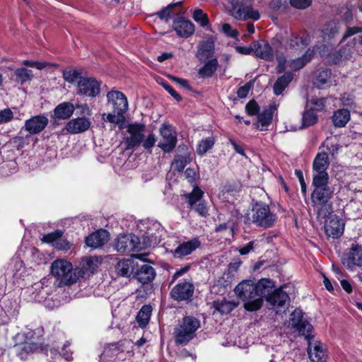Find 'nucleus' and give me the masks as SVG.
Returning a JSON list of instances; mask_svg holds the SVG:
<instances>
[{"instance_id":"62","label":"nucleus","mask_w":362,"mask_h":362,"mask_svg":"<svg viewBox=\"0 0 362 362\" xmlns=\"http://www.w3.org/2000/svg\"><path fill=\"white\" fill-rule=\"evenodd\" d=\"M253 87V81H250L248 83H247L245 85L240 87L237 91V95L239 98H245L248 93L250 89Z\"/></svg>"},{"instance_id":"32","label":"nucleus","mask_w":362,"mask_h":362,"mask_svg":"<svg viewBox=\"0 0 362 362\" xmlns=\"http://www.w3.org/2000/svg\"><path fill=\"white\" fill-rule=\"evenodd\" d=\"M274 109L269 107L265 109L258 115L257 122L255 124L256 127L261 131L267 129V127L272 123Z\"/></svg>"},{"instance_id":"4","label":"nucleus","mask_w":362,"mask_h":362,"mask_svg":"<svg viewBox=\"0 0 362 362\" xmlns=\"http://www.w3.org/2000/svg\"><path fill=\"white\" fill-rule=\"evenodd\" d=\"M200 327V321L193 316H187L177 324L174 330L175 341L177 344L186 345L196 335Z\"/></svg>"},{"instance_id":"48","label":"nucleus","mask_w":362,"mask_h":362,"mask_svg":"<svg viewBox=\"0 0 362 362\" xmlns=\"http://www.w3.org/2000/svg\"><path fill=\"white\" fill-rule=\"evenodd\" d=\"M340 30V24L337 22H329L326 25V27L323 29L322 32L325 36L328 37H334L338 34Z\"/></svg>"},{"instance_id":"46","label":"nucleus","mask_w":362,"mask_h":362,"mask_svg":"<svg viewBox=\"0 0 362 362\" xmlns=\"http://www.w3.org/2000/svg\"><path fill=\"white\" fill-rule=\"evenodd\" d=\"M204 192L199 187H194L192 192L186 195L187 203L190 206V208L202 201Z\"/></svg>"},{"instance_id":"16","label":"nucleus","mask_w":362,"mask_h":362,"mask_svg":"<svg viewBox=\"0 0 362 362\" xmlns=\"http://www.w3.org/2000/svg\"><path fill=\"white\" fill-rule=\"evenodd\" d=\"M344 230V223L336 215L328 217L325 223V230L327 236L338 238Z\"/></svg>"},{"instance_id":"44","label":"nucleus","mask_w":362,"mask_h":362,"mask_svg":"<svg viewBox=\"0 0 362 362\" xmlns=\"http://www.w3.org/2000/svg\"><path fill=\"white\" fill-rule=\"evenodd\" d=\"M236 306V303L226 300H217L214 303V308L222 315L230 313Z\"/></svg>"},{"instance_id":"23","label":"nucleus","mask_w":362,"mask_h":362,"mask_svg":"<svg viewBox=\"0 0 362 362\" xmlns=\"http://www.w3.org/2000/svg\"><path fill=\"white\" fill-rule=\"evenodd\" d=\"M264 298L273 308H285L289 301V297L282 288L276 289Z\"/></svg>"},{"instance_id":"25","label":"nucleus","mask_w":362,"mask_h":362,"mask_svg":"<svg viewBox=\"0 0 362 362\" xmlns=\"http://www.w3.org/2000/svg\"><path fill=\"white\" fill-rule=\"evenodd\" d=\"M109 239V233L106 230H99L89 235L86 238V243L88 247L97 248L105 245Z\"/></svg>"},{"instance_id":"22","label":"nucleus","mask_w":362,"mask_h":362,"mask_svg":"<svg viewBox=\"0 0 362 362\" xmlns=\"http://www.w3.org/2000/svg\"><path fill=\"white\" fill-rule=\"evenodd\" d=\"M91 125V122L85 117L72 119L69 121L65 129L70 134H76L87 131Z\"/></svg>"},{"instance_id":"53","label":"nucleus","mask_w":362,"mask_h":362,"mask_svg":"<svg viewBox=\"0 0 362 362\" xmlns=\"http://www.w3.org/2000/svg\"><path fill=\"white\" fill-rule=\"evenodd\" d=\"M30 141V136L27 135L25 136H17L13 138L12 143L13 146L16 147L18 150H21L26 145H28Z\"/></svg>"},{"instance_id":"52","label":"nucleus","mask_w":362,"mask_h":362,"mask_svg":"<svg viewBox=\"0 0 362 362\" xmlns=\"http://www.w3.org/2000/svg\"><path fill=\"white\" fill-rule=\"evenodd\" d=\"M269 6L277 12H284L288 8V0H272Z\"/></svg>"},{"instance_id":"51","label":"nucleus","mask_w":362,"mask_h":362,"mask_svg":"<svg viewBox=\"0 0 362 362\" xmlns=\"http://www.w3.org/2000/svg\"><path fill=\"white\" fill-rule=\"evenodd\" d=\"M63 233L60 230L45 235L41 240L44 243H51L52 245L55 244L59 238H62Z\"/></svg>"},{"instance_id":"3","label":"nucleus","mask_w":362,"mask_h":362,"mask_svg":"<svg viewBox=\"0 0 362 362\" xmlns=\"http://www.w3.org/2000/svg\"><path fill=\"white\" fill-rule=\"evenodd\" d=\"M145 125L140 123H132L127 126L128 136L124 139L126 149L130 150L138 147L141 144L148 150L151 149L156 141V137L154 134H150L146 139H144V132L145 131Z\"/></svg>"},{"instance_id":"63","label":"nucleus","mask_w":362,"mask_h":362,"mask_svg":"<svg viewBox=\"0 0 362 362\" xmlns=\"http://www.w3.org/2000/svg\"><path fill=\"white\" fill-rule=\"evenodd\" d=\"M192 209L197 212L201 216L206 217L209 215L208 209L204 200L194 205Z\"/></svg>"},{"instance_id":"43","label":"nucleus","mask_w":362,"mask_h":362,"mask_svg":"<svg viewBox=\"0 0 362 362\" xmlns=\"http://www.w3.org/2000/svg\"><path fill=\"white\" fill-rule=\"evenodd\" d=\"M215 144V139L214 136H209L202 139L197 146V153L199 156L204 155L209 150L212 148Z\"/></svg>"},{"instance_id":"13","label":"nucleus","mask_w":362,"mask_h":362,"mask_svg":"<svg viewBox=\"0 0 362 362\" xmlns=\"http://www.w3.org/2000/svg\"><path fill=\"white\" fill-rule=\"evenodd\" d=\"M342 264L349 269L362 267V245L352 244L349 252L342 258Z\"/></svg>"},{"instance_id":"26","label":"nucleus","mask_w":362,"mask_h":362,"mask_svg":"<svg viewBox=\"0 0 362 362\" xmlns=\"http://www.w3.org/2000/svg\"><path fill=\"white\" fill-rule=\"evenodd\" d=\"M215 49V43L211 38L202 41L197 47V57L199 60H206L211 58Z\"/></svg>"},{"instance_id":"27","label":"nucleus","mask_w":362,"mask_h":362,"mask_svg":"<svg viewBox=\"0 0 362 362\" xmlns=\"http://www.w3.org/2000/svg\"><path fill=\"white\" fill-rule=\"evenodd\" d=\"M314 84L317 88H324L333 85L331 70L328 69H318L315 74Z\"/></svg>"},{"instance_id":"38","label":"nucleus","mask_w":362,"mask_h":362,"mask_svg":"<svg viewBox=\"0 0 362 362\" xmlns=\"http://www.w3.org/2000/svg\"><path fill=\"white\" fill-rule=\"evenodd\" d=\"M13 76L15 81L22 85L31 81L33 78V74L31 70L21 67L14 71Z\"/></svg>"},{"instance_id":"20","label":"nucleus","mask_w":362,"mask_h":362,"mask_svg":"<svg viewBox=\"0 0 362 362\" xmlns=\"http://www.w3.org/2000/svg\"><path fill=\"white\" fill-rule=\"evenodd\" d=\"M194 293V286L189 281L177 284L171 291L170 295L175 300H182L189 298Z\"/></svg>"},{"instance_id":"33","label":"nucleus","mask_w":362,"mask_h":362,"mask_svg":"<svg viewBox=\"0 0 362 362\" xmlns=\"http://www.w3.org/2000/svg\"><path fill=\"white\" fill-rule=\"evenodd\" d=\"M74 110L75 107L72 103L64 102L58 105L55 107L54 113L57 118L60 119H66L73 115Z\"/></svg>"},{"instance_id":"41","label":"nucleus","mask_w":362,"mask_h":362,"mask_svg":"<svg viewBox=\"0 0 362 362\" xmlns=\"http://www.w3.org/2000/svg\"><path fill=\"white\" fill-rule=\"evenodd\" d=\"M179 6H180V2L170 4L162 11L158 12L157 15L161 20H165L166 22H168L170 18L175 19L178 16L179 11H173V8Z\"/></svg>"},{"instance_id":"36","label":"nucleus","mask_w":362,"mask_h":362,"mask_svg":"<svg viewBox=\"0 0 362 362\" xmlns=\"http://www.w3.org/2000/svg\"><path fill=\"white\" fill-rule=\"evenodd\" d=\"M133 269L134 262L130 259L119 261L115 267L117 274L123 277H129Z\"/></svg>"},{"instance_id":"5","label":"nucleus","mask_w":362,"mask_h":362,"mask_svg":"<svg viewBox=\"0 0 362 362\" xmlns=\"http://www.w3.org/2000/svg\"><path fill=\"white\" fill-rule=\"evenodd\" d=\"M248 219L257 226L269 228L274 226L277 216L272 212L269 205L263 202L255 203L252 208Z\"/></svg>"},{"instance_id":"54","label":"nucleus","mask_w":362,"mask_h":362,"mask_svg":"<svg viewBox=\"0 0 362 362\" xmlns=\"http://www.w3.org/2000/svg\"><path fill=\"white\" fill-rule=\"evenodd\" d=\"M352 10V6H345L339 10V15L346 23H350L353 20Z\"/></svg>"},{"instance_id":"8","label":"nucleus","mask_w":362,"mask_h":362,"mask_svg":"<svg viewBox=\"0 0 362 362\" xmlns=\"http://www.w3.org/2000/svg\"><path fill=\"white\" fill-rule=\"evenodd\" d=\"M51 273L58 280L65 285H69V279H71L72 264L64 259H59L51 264Z\"/></svg>"},{"instance_id":"47","label":"nucleus","mask_w":362,"mask_h":362,"mask_svg":"<svg viewBox=\"0 0 362 362\" xmlns=\"http://www.w3.org/2000/svg\"><path fill=\"white\" fill-rule=\"evenodd\" d=\"M120 352H122V349L117 343L111 344L105 348L103 354H101V357H103L104 358H112L117 356Z\"/></svg>"},{"instance_id":"31","label":"nucleus","mask_w":362,"mask_h":362,"mask_svg":"<svg viewBox=\"0 0 362 362\" xmlns=\"http://www.w3.org/2000/svg\"><path fill=\"white\" fill-rule=\"evenodd\" d=\"M310 42V37L308 34L303 33L300 35L292 34L287 42V45L291 49H303Z\"/></svg>"},{"instance_id":"7","label":"nucleus","mask_w":362,"mask_h":362,"mask_svg":"<svg viewBox=\"0 0 362 362\" xmlns=\"http://www.w3.org/2000/svg\"><path fill=\"white\" fill-rule=\"evenodd\" d=\"M303 315L304 313L300 309H296L291 314L290 323L291 327L300 335L304 336L306 339H309L313 330V326L303 317Z\"/></svg>"},{"instance_id":"39","label":"nucleus","mask_w":362,"mask_h":362,"mask_svg":"<svg viewBox=\"0 0 362 362\" xmlns=\"http://www.w3.org/2000/svg\"><path fill=\"white\" fill-rule=\"evenodd\" d=\"M218 66V62L216 58L209 59L202 68L199 70V74L202 78L211 77L216 72Z\"/></svg>"},{"instance_id":"15","label":"nucleus","mask_w":362,"mask_h":362,"mask_svg":"<svg viewBox=\"0 0 362 362\" xmlns=\"http://www.w3.org/2000/svg\"><path fill=\"white\" fill-rule=\"evenodd\" d=\"M329 165L328 154L325 152L317 153L313 164V170L317 173L313 175V179L326 177V180H329V175L327 172Z\"/></svg>"},{"instance_id":"56","label":"nucleus","mask_w":362,"mask_h":362,"mask_svg":"<svg viewBox=\"0 0 362 362\" xmlns=\"http://www.w3.org/2000/svg\"><path fill=\"white\" fill-rule=\"evenodd\" d=\"M86 272L85 268H72L70 274L71 275V279H69V285L76 282L80 278H83Z\"/></svg>"},{"instance_id":"12","label":"nucleus","mask_w":362,"mask_h":362,"mask_svg":"<svg viewBox=\"0 0 362 362\" xmlns=\"http://www.w3.org/2000/svg\"><path fill=\"white\" fill-rule=\"evenodd\" d=\"M117 252L122 253L139 251L140 249L139 239L134 235H123L117 237L115 245Z\"/></svg>"},{"instance_id":"57","label":"nucleus","mask_w":362,"mask_h":362,"mask_svg":"<svg viewBox=\"0 0 362 362\" xmlns=\"http://www.w3.org/2000/svg\"><path fill=\"white\" fill-rule=\"evenodd\" d=\"M64 78L69 83H76L79 78L82 77L78 71L76 70L68 71L64 72Z\"/></svg>"},{"instance_id":"55","label":"nucleus","mask_w":362,"mask_h":362,"mask_svg":"<svg viewBox=\"0 0 362 362\" xmlns=\"http://www.w3.org/2000/svg\"><path fill=\"white\" fill-rule=\"evenodd\" d=\"M325 106V98H313L310 100V110L316 112H320L324 110Z\"/></svg>"},{"instance_id":"58","label":"nucleus","mask_w":362,"mask_h":362,"mask_svg":"<svg viewBox=\"0 0 362 362\" xmlns=\"http://www.w3.org/2000/svg\"><path fill=\"white\" fill-rule=\"evenodd\" d=\"M245 110L250 116L256 115L259 111V106L255 100H251L245 105Z\"/></svg>"},{"instance_id":"37","label":"nucleus","mask_w":362,"mask_h":362,"mask_svg":"<svg viewBox=\"0 0 362 362\" xmlns=\"http://www.w3.org/2000/svg\"><path fill=\"white\" fill-rule=\"evenodd\" d=\"M350 119V112L347 109H340L334 112L332 122L335 127H343Z\"/></svg>"},{"instance_id":"9","label":"nucleus","mask_w":362,"mask_h":362,"mask_svg":"<svg viewBox=\"0 0 362 362\" xmlns=\"http://www.w3.org/2000/svg\"><path fill=\"white\" fill-rule=\"evenodd\" d=\"M327 52L328 49L326 45H315L313 50L308 49L302 57L288 62V66L293 71H298L311 61L315 52H318L321 56H325Z\"/></svg>"},{"instance_id":"10","label":"nucleus","mask_w":362,"mask_h":362,"mask_svg":"<svg viewBox=\"0 0 362 362\" xmlns=\"http://www.w3.org/2000/svg\"><path fill=\"white\" fill-rule=\"evenodd\" d=\"M160 134L161 136L158 147L165 152L172 151L177 144V136L172 126L169 124H162L160 127Z\"/></svg>"},{"instance_id":"59","label":"nucleus","mask_w":362,"mask_h":362,"mask_svg":"<svg viewBox=\"0 0 362 362\" xmlns=\"http://www.w3.org/2000/svg\"><path fill=\"white\" fill-rule=\"evenodd\" d=\"M291 6L297 9H305L312 4V0H289Z\"/></svg>"},{"instance_id":"24","label":"nucleus","mask_w":362,"mask_h":362,"mask_svg":"<svg viewBox=\"0 0 362 362\" xmlns=\"http://www.w3.org/2000/svg\"><path fill=\"white\" fill-rule=\"evenodd\" d=\"M252 49L257 57L266 61H272L274 59L273 49L269 42L260 40L253 44Z\"/></svg>"},{"instance_id":"28","label":"nucleus","mask_w":362,"mask_h":362,"mask_svg":"<svg viewBox=\"0 0 362 362\" xmlns=\"http://www.w3.org/2000/svg\"><path fill=\"white\" fill-rule=\"evenodd\" d=\"M354 45L355 42H349L345 47L334 52L332 56L333 62L339 64L344 61L351 59L354 53Z\"/></svg>"},{"instance_id":"60","label":"nucleus","mask_w":362,"mask_h":362,"mask_svg":"<svg viewBox=\"0 0 362 362\" xmlns=\"http://www.w3.org/2000/svg\"><path fill=\"white\" fill-rule=\"evenodd\" d=\"M13 118V113L9 108L0 111V124L7 123Z\"/></svg>"},{"instance_id":"6","label":"nucleus","mask_w":362,"mask_h":362,"mask_svg":"<svg viewBox=\"0 0 362 362\" xmlns=\"http://www.w3.org/2000/svg\"><path fill=\"white\" fill-rule=\"evenodd\" d=\"M231 6L230 14L235 19L257 21L260 17L259 12L252 8L247 0H231Z\"/></svg>"},{"instance_id":"18","label":"nucleus","mask_w":362,"mask_h":362,"mask_svg":"<svg viewBox=\"0 0 362 362\" xmlns=\"http://www.w3.org/2000/svg\"><path fill=\"white\" fill-rule=\"evenodd\" d=\"M201 241L198 237L193 238L187 241L180 243L173 252V255L177 258H182L191 255L197 249L200 247Z\"/></svg>"},{"instance_id":"45","label":"nucleus","mask_w":362,"mask_h":362,"mask_svg":"<svg viewBox=\"0 0 362 362\" xmlns=\"http://www.w3.org/2000/svg\"><path fill=\"white\" fill-rule=\"evenodd\" d=\"M69 344H64L62 351L59 352L56 349H49V350L47 349L45 351V354L48 356L50 355L52 358H56L57 356H62L66 360L69 361L71 358V352L69 350H67Z\"/></svg>"},{"instance_id":"61","label":"nucleus","mask_w":362,"mask_h":362,"mask_svg":"<svg viewBox=\"0 0 362 362\" xmlns=\"http://www.w3.org/2000/svg\"><path fill=\"white\" fill-rule=\"evenodd\" d=\"M22 64L25 66L35 67L38 70H42L48 65V63L26 59L22 62Z\"/></svg>"},{"instance_id":"1","label":"nucleus","mask_w":362,"mask_h":362,"mask_svg":"<svg viewBox=\"0 0 362 362\" xmlns=\"http://www.w3.org/2000/svg\"><path fill=\"white\" fill-rule=\"evenodd\" d=\"M273 282L267 279H262L257 283L252 280H243L235 288L237 297L244 303L247 311H256L263 305V298L270 293L274 288Z\"/></svg>"},{"instance_id":"17","label":"nucleus","mask_w":362,"mask_h":362,"mask_svg":"<svg viewBox=\"0 0 362 362\" xmlns=\"http://www.w3.org/2000/svg\"><path fill=\"white\" fill-rule=\"evenodd\" d=\"M49 123L47 117L38 115L30 117L25 122L24 128L30 134H37L42 132Z\"/></svg>"},{"instance_id":"21","label":"nucleus","mask_w":362,"mask_h":362,"mask_svg":"<svg viewBox=\"0 0 362 362\" xmlns=\"http://www.w3.org/2000/svg\"><path fill=\"white\" fill-rule=\"evenodd\" d=\"M173 27L177 35L182 37H188L194 32L193 23L180 16H177V18L174 19Z\"/></svg>"},{"instance_id":"14","label":"nucleus","mask_w":362,"mask_h":362,"mask_svg":"<svg viewBox=\"0 0 362 362\" xmlns=\"http://www.w3.org/2000/svg\"><path fill=\"white\" fill-rule=\"evenodd\" d=\"M108 104L112 106L114 111L126 112L128 110V101L124 94L118 90H111L107 94Z\"/></svg>"},{"instance_id":"42","label":"nucleus","mask_w":362,"mask_h":362,"mask_svg":"<svg viewBox=\"0 0 362 362\" xmlns=\"http://www.w3.org/2000/svg\"><path fill=\"white\" fill-rule=\"evenodd\" d=\"M151 312L152 308L150 305H144L141 308L136 316V321L140 327H144L148 325Z\"/></svg>"},{"instance_id":"11","label":"nucleus","mask_w":362,"mask_h":362,"mask_svg":"<svg viewBox=\"0 0 362 362\" xmlns=\"http://www.w3.org/2000/svg\"><path fill=\"white\" fill-rule=\"evenodd\" d=\"M77 94L95 97L100 92V82L94 78L81 77L77 81Z\"/></svg>"},{"instance_id":"64","label":"nucleus","mask_w":362,"mask_h":362,"mask_svg":"<svg viewBox=\"0 0 362 362\" xmlns=\"http://www.w3.org/2000/svg\"><path fill=\"white\" fill-rule=\"evenodd\" d=\"M223 32L228 36L230 37H236L238 36V33L237 30H233L230 25L228 23H224L222 26Z\"/></svg>"},{"instance_id":"50","label":"nucleus","mask_w":362,"mask_h":362,"mask_svg":"<svg viewBox=\"0 0 362 362\" xmlns=\"http://www.w3.org/2000/svg\"><path fill=\"white\" fill-rule=\"evenodd\" d=\"M194 20L199 23L202 27H205L209 24V18L206 13L202 9H196L193 13Z\"/></svg>"},{"instance_id":"30","label":"nucleus","mask_w":362,"mask_h":362,"mask_svg":"<svg viewBox=\"0 0 362 362\" xmlns=\"http://www.w3.org/2000/svg\"><path fill=\"white\" fill-rule=\"evenodd\" d=\"M318 116L317 114L310 110V109L304 111L302 114L301 123L300 125L291 126V130L297 131L298 129H303L308 127L313 126L317 123Z\"/></svg>"},{"instance_id":"40","label":"nucleus","mask_w":362,"mask_h":362,"mask_svg":"<svg viewBox=\"0 0 362 362\" xmlns=\"http://www.w3.org/2000/svg\"><path fill=\"white\" fill-rule=\"evenodd\" d=\"M124 112H119V111H114L113 113L103 114L102 115L103 119L105 122H108L115 126L122 127L124 123V117L123 115Z\"/></svg>"},{"instance_id":"2","label":"nucleus","mask_w":362,"mask_h":362,"mask_svg":"<svg viewBox=\"0 0 362 362\" xmlns=\"http://www.w3.org/2000/svg\"><path fill=\"white\" fill-rule=\"evenodd\" d=\"M328 182L326 177L313 179L314 189L311 194V203L318 218H326L333 211L332 199L334 189L328 185Z\"/></svg>"},{"instance_id":"19","label":"nucleus","mask_w":362,"mask_h":362,"mask_svg":"<svg viewBox=\"0 0 362 362\" xmlns=\"http://www.w3.org/2000/svg\"><path fill=\"white\" fill-rule=\"evenodd\" d=\"M312 334L308 340V353L312 362H325L327 354L323 344L320 341L311 342Z\"/></svg>"},{"instance_id":"29","label":"nucleus","mask_w":362,"mask_h":362,"mask_svg":"<svg viewBox=\"0 0 362 362\" xmlns=\"http://www.w3.org/2000/svg\"><path fill=\"white\" fill-rule=\"evenodd\" d=\"M156 276L154 268L149 264H143L136 272V278L142 284L151 282Z\"/></svg>"},{"instance_id":"49","label":"nucleus","mask_w":362,"mask_h":362,"mask_svg":"<svg viewBox=\"0 0 362 362\" xmlns=\"http://www.w3.org/2000/svg\"><path fill=\"white\" fill-rule=\"evenodd\" d=\"M190 162V158L187 156H178L174 162L172 163V168L178 171L181 172L185 168V166Z\"/></svg>"},{"instance_id":"34","label":"nucleus","mask_w":362,"mask_h":362,"mask_svg":"<svg viewBox=\"0 0 362 362\" xmlns=\"http://www.w3.org/2000/svg\"><path fill=\"white\" fill-rule=\"evenodd\" d=\"M293 78V75L291 72H286L281 76L279 77L273 86L274 94L276 95H281Z\"/></svg>"},{"instance_id":"35","label":"nucleus","mask_w":362,"mask_h":362,"mask_svg":"<svg viewBox=\"0 0 362 362\" xmlns=\"http://www.w3.org/2000/svg\"><path fill=\"white\" fill-rule=\"evenodd\" d=\"M38 350H42L41 344L35 342H25L17 347V354L21 359H25L29 354Z\"/></svg>"}]
</instances>
